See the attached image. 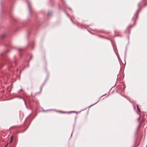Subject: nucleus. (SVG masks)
<instances>
[{"label": "nucleus", "instance_id": "f257e3e1", "mask_svg": "<svg viewBox=\"0 0 147 147\" xmlns=\"http://www.w3.org/2000/svg\"><path fill=\"white\" fill-rule=\"evenodd\" d=\"M137 109L138 111L139 112H140V108H139V107L138 105H137Z\"/></svg>", "mask_w": 147, "mask_h": 147}, {"label": "nucleus", "instance_id": "f03ea898", "mask_svg": "<svg viewBox=\"0 0 147 147\" xmlns=\"http://www.w3.org/2000/svg\"><path fill=\"white\" fill-rule=\"evenodd\" d=\"M6 35L5 34H3L1 35V37L3 38Z\"/></svg>", "mask_w": 147, "mask_h": 147}, {"label": "nucleus", "instance_id": "7ed1b4c3", "mask_svg": "<svg viewBox=\"0 0 147 147\" xmlns=\"http://www.w3.org/2000/svg\"><path fill=\"white\" fill-rule=\"evenodd\" d=\"M13 136H11V140H13Z\"/></svg>", "mask_w": 147, "mask_h": 147}, {"label": "nucleus", "instance_id": "20e7f679", "mask_svg": "<svg viewBox=\"0 0 147 147\" xmlns=\"http://www.w3.org/2000/svg\"><path fill=\"white\" fill-rule=\"evenodd\" d=\"M59 112H60V113H65V112H63V111H59Z\"/></svg>", "mask_w": 147, "mask_h": 147}, {"label": "nucleus", "instance_id": "39448f33", "mask_svg": "<svg viewBox=\"0 0 147 147\" xmlns=\"http://www.w3.org/2000/svg\"><path fill=\"white\" fill-rule=\"evenodd\" d=\"M12 140H11L10 142V143H12Z\"/></svg>", "mask_w": 147, "mask_h": 147}, {"label": "nucleus", "instance_id": "423d86ee", "mask_svg": "<svg viewBox=\"0 0 147 147\" xmlns=\"http://www.w3.org/2000/svg\"><path fill=\"white\" fill-rule=\"evenodd\" d=\"M8 144V143H7L4 147H6Z\"/></svg>", "mask_w": 147, "mask_h": 147}]
</instances>
